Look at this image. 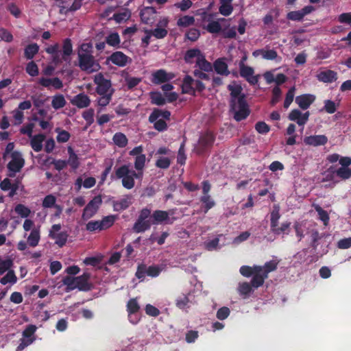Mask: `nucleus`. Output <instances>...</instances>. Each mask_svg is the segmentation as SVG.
Listing matches in <instances>:
<instances>
[{"mask_svg":"<svg viewBox=\"0 0 351 351\" xmlns=\"http://www.w3.org/2000/svg\"><path fill=\"white\" fill-rule=\"evenodd\" d=\"M45 51L50 55L51 60L55 64H62L64 62L69 63L73 53V44L70 38L63 40L62 49L60 45L56 43L45 48Z\"/></svg>","mask_w":351,"mask_h":351,"instance_id":"f257e3e1","label":"nucleus"},{"mask_svg":"<svg viewBox=\"0 0 351 351\" xmlns=\"http://www.w3.org/2000/svg\"><path fill=\"white\" fill-rule=\"evenodd\" d=\"M143 172L130 170L129 166L123 165L115 169L114 173L110 176L112 181L122 179V185L127 189H132L135 185L134 178H141Z\"/></svg>","mask_w":351,"mask_h":351,"instance_id":"f03ea898","label":"nucleus"},{"mask_svg":"<svg viewBox=\"0 0 351 351\" xmlns=\"http://www.w3.org/2000/svg\"><path fill=\"white\" fill-rule=\"evenodd\" d=\"M79 66H99L93 56V46L91 43H84L77 48Z\"/></svg>","mask_w":351,"mask_h":351,"instance_id":"7ed1b4c3","label":"nucleus"},{"mask_svg":"<svg viewBox=\"0 0 351 351\" xmlns=\"http://www.w3.org/2000/svg\"><path fill=\"white\" fill-rule=\"evenodd\" d=\"M280 217L279 207L275 206L270 215V230L276 235L281 234H288L290 230L291 222H283L279 227L278 223Z\"/></svg>","mask_w":351,"mask_h":351,"instance_id":"20e7f679","label":"nucleus"},{"mask_svg":"<svg viewBox=\"0 0 351 351\" xmlns=\"http://www.w3.org/2000/svg\"><path fill=\"white\" fill-rule=\"evenodd\" d=\"M152 210L147 207L141 210L138 217L134 223L132 230L136 233L144 232L152 226Z\"/></svg>","mask_w":351,"mask_h":351,"instance_id":"39448f33","label":"nucleus"},{"mask_svg":"<svg viewBox=\"0 0 351 351\" xmlns=\"http://www.w3.org/2000/svg\"><path fill=\"white\" fill-rule=\"evenodd\" d=\"M232 110L234 111V119L237 121L244 120L250 115V110L245 95L243 94L238 98L234 109Z\"/></svg>","mask_w":351,"mask_h":351,"instance_id":"423d86ee","label":"nucleus"},{"mask_svg":"<svg viewBox=\"0 0 351 351\" xmlns=\"http://www.w3.org/2000/svg\"><path fill=\"white\" fill-rule=\"evenodd\" d=\"M184 60L186 64H193L195 62V66H211V64L206 60L205 56L198 49L188 50L185 53Z\"/></svg>","mask_w":351,"mask_h":351,"instance_id":"0eeeda50","label":"nucleus"},{"mask_svg":"<svg viewBox=\"0 0 351 351\" xmlns=\"http://www.w3.org/2000/svg\"><path fill=\"white\" fill-rule=\"evenodd\" d=\"M102 204L101 195L95 196L84 207L82 218L83 220H88L93 217L98 211Z\"/></svg>","mask_w":351,"mask_h":351,"instance_id":"6e6552de","label":"nucleus"},{"mask_svg":"<svg viewBox=\"0 0 351 351\" xmlns=\"http://www.w3.org/2000/svg\"><path fill=\"white\" fill-rule=\"evenodd\" d=\"M170 210L166 211V210H156L152 213V215L151 216L152 219V225H159V224H163V225H171L172 224L176 218L175 217H170Z\"/></svg>","mask_w":351,"mask_h":351,"instance_id":"1a4fd4ad","label":"nucleus"},{"mask_svg":"<svg viewBox=\"0 0 351 351\" xmlns=\"http://www.w3.org/2000/svg\"><path fill=\"white\" fill-rule=\"evenodd\" d=\"M12 160L8 164L10 173L9 176L14 177L15 173L19 172L25 165V160L20 152L14 151L11 154Z\"/></svg>","mask_w":351,"mask_h":351,"instance_id":"9d476101","label":"nucleus"},{"mask_svg":"<svg viewBox=\"0 0 351 351\" xmlns=\"http://www.w3.org/2000/svg\"><path fill=\"white\" fill-rule=\"evenodd\" d=\"M61 229L60 224H53L49 231V237L55 240V243L62 247L66 243L69 234L66 231L58 232Z\"/></svg>","mask_w":351,"mask_h":351,"instance_id":"9b49d317","label":"nucleus"},{"mask_svg":"<svg viewBox=\"0 0 351 351\" xmlns=\"http://www.w3.org/2000/svg\"><path fill=\"white\" fill-rule=\"evenodd\" d=\"M215 140V136L211 132H206L203 134L199 139L197 153L204 154L207 149H210Z\"/></svg>","mask_w":351,"mask_h":351,"instance_id":"f8f14e48","label":"nucleus"},{"mask_svg":"<svg viewBox=\"0 0 351 351\" xmlns=\"http://www.w3.org/2000/svg\"><path fill=\"white\" fill-rule=\"evenodd\" d=\"M94 82L97 84L96 92L99 95L108 94L111 88V82L104 78V75L99 73L95 76Z\"/></svg>","mask_w":351,"mask_h":351,"instance_id":"ddd939ff","label":"nucleus"},{"mask_svg":"<svg viewBox=\"0 0 351 351\" xmlns=\"http://www.w3.org/2000/svg\"><path fill=\"white\" fill-rule=\"evenodd\" d=\"M126 308L130 322L133 324H136L140 320L139 317L136 315V313L140 310V305L137 298L130 299L127 302Z\"/></svg>","mask_w":351,"mask_h":351,"instance_id":"4468645a","label":"nucleus"},{"mask_svg":"<svg viewBox=\"0 0 351 351\" xmlns=\"http://www.w3.org/2000/svg\"><path fill=\"white\" fill-rule=\"evenodd\" d=\"M315 10L313 5H307L300 10L291 11L287 14V19L293 21H301L304 17Z\"/></svg>","mask_w":351,"mask_h":351,"instance_id":"2eb2a0df","label":"nucleus"},{"mask_svg":"<svg viewBox=\"0 0 351 351\" xmlns=\"http://www.w3.org/2000/svg\"><path fill=\"white\" fill-rule=\"evenodd\" d=\"M156 10L152 6L143 8L140 12L141 21L145 24L151 25L155 22Z\"/></svg>","mask_w":351,"mask_h":351,"instance_id":"dca6fc26","label":"nucleus"},{"mask_svg":"<svg viewBox=\"0 0 351 351\" xmlns=\"http://www.w3.org/2000/svg\"><path fill=\"white\" fill-rule=\"evenodd\" d=\"M315 100V96L311 94H303L295 97V103L302 110L308 109Z\"/></svg>","mask_w":351,"mask_h":351,"instance_id":"f3484780","label":"nucleus"},{"mask_svg":"<svg viewBox=\"0 0 351 351\" xmlns=\"http://www.w3.org/2000/svg\"><path fill=\"white\" fill-rule=\"evenodd\" d=\"M327 142L328 138L325 135H311L304 138L306 145L314 147L324 145Z\"/></svg>","mask_w":351,"mask_h":351,"instance_id":"a211bd4d","label":"nucleus"},{"mask_svg":"<svg viewBox=\"0 0 351 351\" xmlns=\"http://www.w3.org/2000/svg\"><path fill=\"white\" fill-rule=\"evenodd\" d=\"M71 103L78 108H84L90 105V99L85 93H81L74 96L71 100Z\"/></svg>","mask_w":351,"mask_h":351,"instance_id":"6ab92c4d","label":"nucleus"},{"mask_svg":"<svg viewBox=\"0 0 351 351\" xmlns=\"http://www.w3.org/2000/svg\"><path fill=\"white\" fill-rule=\"evenodd\" d=\"M240 75L252 85H255L258 82V75H254L253 67H240Z\"/></svg>","mask_w":351,"mask_h":351,"instance_id":"aec40b11","label":"nucleus"},{"mask_svg":"<svg viewBox=\"0 0 351 351\" xmlns=\"http://www.w3.org/2000/svg\"><path fill=\"white\" fill-rule=\"evenodd\" d=\"M90 277L89 273H84L82 275L76 277L77 289L83 291L90 290L91 285L88 282Z\"/></svg>","mask_w":351,"mask_h":351,"instance_id":"412c9836","label":"nucleus"},{"mask_svg":"<svg viewBox=\"0 0 351 351\" xmlns=\"http://www.w3.org/2000/svg\"><path fill=\"white\" fill-rule=\"evenodd\" d=\"M39 84L46 88L53 87L55 89L58 90L62 88V82L58 77L45 78L41 77L39 80Z\"/></svg>","mask_w":351,"mask_h":351,"instance_id":"4be33fe9","label":"nucleus"},{"mask_svg":"<svg viewBox=\"0 0 351 351\" xmlns=\"http://www.w3.org/2000/svg\"><path fill=\"white\" fill-rule=\"evenodd\" d=\"M132 196L126 195L119 200L113 202V208L115 211H121L127 209L132 204Z\"/></svg>","mask_w":351,"mask_h":351,"instance_id":"5701e85b","label":"nucleus"},{"mask_svg":"<svg viewBox=\"0 0 351 351\" xmlns=\"http://www.w3.org/2000/svg\"><path fill=\"white\" fill-rule=\"evenodd\" d=\"M46 138L44 134H36L31 137L30 145L34 151L39 152L43 149V143Z\"/></svg>","mask_w":351,"mask_h":351,"instance_id":"b1692460","label":"nucleus"},{"mask_svg":"<svg viewBox=\"0 0 351 351\" xmlns=\"http://www.w3.org/2000/svg\"><path fill=\"white\" fill-rule=\"evenodd\" d=\"M182 93L194 95V79L190 75H186L181 86Z\"/></svg>","mask_w":351,"mask_h":351,"instance_id":"393cba45","label":"nucleus"},{"mask_svg":"<svg viewBox=\"0 0 351 351\" xmlns=\"http://www.w3.org/2000/svg\"><path fill=\"white\" fill-rule=\"evenodd\" d=\"M171 112L169 110H162L158 108H154L149 117V121L153 123L160 117H162L166 120H169Z\"/></svg>","mask_w":351,"mask_h":351,"instance_id":"a878e982","label":"nucleus"},{"mask_svg":"<svg viewBox=\"0 0 351 351\" xmlns=\"http://www.w3.org/2000/svg\"><path fill=\"white\" fill-rule=\"evenodd\" d=\"M128 56L121 51H116L113 53L108 60H110L117 66H125L128 62Z\"/></svg>","mask_w":351,"mask_h":351,"instance_id":"bb28decb","label":"nucleus"},{"mask_svg":"<svg viewBox=\"0 0 351 351\" xmlns=\"http://www.w3.org/2000/svg\"><path fill=\"white\" fill-rule=\"evenodd\" d=\"M317 77L319 81L325 83H331L337 80V73L331 70H327L320 72Z\"/></svg>","mask_w":351,"mask_h":351,"instance_id":"cd10ccee","label":"nucleus"},{"mask_svg":"<svg viewBox=\"0 0 351 351\" xmlns=\"http://www.w3.org/2000/svg\"><path fill=\"white\" fill-rule=\"evenodd\" d=\"M228 90L230 91L231 96L230 107L231 109H234V107L236 106V102L238 98L242 95H241V86H234L232 85H229Z\"/></svg>","mask_w":351,"mask_h":351,"instance_id":"c85d7f7f","label":"nucleus"},{"mask_svg":"<svg viewBox=\"0 0 351 351\" xmlns=\"http://www.w3.org/2000/svg\"><path fill=\"white\" fill-rule=\"evenodd\" d=\"M267 278L268 276H265V275L262 271L255 272L252 275L250 284L254 288L257 289L264 284L265 280Z\"/></svg>","mask_w":351,"mask_h":351,"instance_id":"c756f323","label":"nucleus"},{"mask_svg":"<svg viewBox=\"0 0 351 351\" xmlns=\"http://www.w3.org/2000/svg\"><path fill=\"white\" fill-rule=\"evenodd\" d=\"M261 269L262 268L260 265H254L253 267L243 265L240 267L239 271L242 276L249 278L255 272L261 271Z\"/></svg>","mask_w":351,"mask_h":351,"instance_id":"7c9ffc66","label":"nucleus"},{"mask_svg":"<svg viewBox=\"0 0 351 351\" xmlns=\"http://www.w3.org/2000/svg\"><path fill=\"white\" fill-rule=\"evenodd\" d=\"M203 71L195 70L194 71L195 76L198 80L208 81L211 79L210 73L213 72V67H199Z\"/></svg>","mask_w":351,"mask_h":351,"instance_id":"2f4dec72","label":"nucleus"},{"mask_svg":"<svg viewBox=\"0 0 351 351\" xmlns=\"http://www.w3.org/2000/svg\"><path fill=\"white\" fill-rule=\"evenodd\" d=\"M278 264L279 261L276 259L267 261L263 266H261V271L265 275V276H268V274L270 272L274 271L277 269Z\"/></svg>","mask_w":351,"mask_h":351,"instance_id":"473e14b6","label":"nucleus"},{"mask_svg":"<svg viewBox=\"0 0 351 351\" xmlns=\"http://www.w3.org/2000/svg\"><path fill=\"white\" fill-rule=\"evenodd\" d=\"M170 79L166 71L162 69L157 71L153 75V82L156 84L166 82Z\"/></svg>","mask_w":351,"mask_h":351,"instance_id":"72a5a7b5","label":"nucleus"},{"mask_svg":"<svg viewBox=\"0 0 351 351\" xmlns=\"http://www.w3.org/2000/svg\"><path fill=\"white\" fill-rule=\"evenodd\" d=\"M39 46L36 43H32L27 45L24 49V56L28 59L31 60L38 52Z\"/></svg>","mask_w":351,"mask_h":351,"instance_id":"f704fd0d","label":"nucleus"},{"mask_svg":"<svg viewBox=\"0 0 351 351\" xmlns=\"http://www.w3.org/2000/svg\"><path fill=\"white\" fill-rule=\"evenodd\" d=\"M114 143L119 147L123 148L128 145V140L126 136L121 132H117L112 138Z\"/></svg>","mask_w":351,"mask_h":351,"instance_id":"c9c22d12","label":"nucleus"},{"mask_svg":"<svg viewBox=\"0 0 351 351\" xmlns=\"http://www.w3.org/2000/svg\"><path fill=\"white\" fill-rule=\"evenodd\" d=\"M40 238V230L38 228H34L27 237V242L31 247H36L39 243Z\"/></svg>","mask_w":351,"mask_h":351,"instance_id":"e433bc0d","label":"nucleus"},{"mask_svg":"<svg viewBox=\"0 0 351 351\" xmlns=\"http://www.w3.org/2000/svg\"><path fill=\"white\" fill-rule=\"evenodd\" d=\"M66 101L64 97L61 94H58L53 97L51 106L55 110H58L63 108L66 105Z\"/></svg>","mask_w":351,"mask_h":351,"instance_id":"4c0bfd02","label":"nucleus"},{"mask_svg":"<svg viewBox=\"0 0 351 351\" xmlns=\"http://www.w3.org/2000/svg\"><path fill=\"white\" fill-rule=\"evenodd\" d=\"M150 99L152 104L163 106L166 104V99L160 92L150 93Z\"/></svg>","mask_w":351,"mask_h":351,"instance_id":"58836bf2","label":"nucleus"},{"mask_svg":"<svg viewBox=\"0 0 351 351\" xmlns=\"http://www.w3.org/2000/svg\"><path fill=\"white\" fill-rule=\"evenodd\" d=\"M195 23V18L193 16H184L180 17L177 21V25L180 27H187L193 25Z\"/></svg>","mask_w":351,"mask_h":351,"instance_id":"ea45409f","label":"nucleus"},{"mask_svg":"<svg viewBox=\"0 0 351 351\" xmlns=\"http://www.w3.org/2000/svg\"><path fill=\"white\" fill-rule=\"evenodd\" d=\"M200 202L204 204L205 213L215 205V201L212 199L210 195H202L200 197Z\"/></svg>","mask_w":351,"mask_h":351,"instance_id":"a19ab883","label":"nucleus"},{"mask_svg":"<svg viewBox=\"0 0 351 351\" xmlns=\"http://www.w3.org/2000/svg\"><path fill=\"white\" fill-rule=\"evenodd\" d=\"M17 278L13 270H9L8 273L3 278L0 279V282L5 285L8 283L14 284L16 282Z\"/></svg>","mask_w":351,"mask_h":351,"instance_id":"79ce46f5","label":"nucleus"},{"mask_svg":"<svg viewBox=\"0 0 351 351\" xmlns=\"http://www.w3.org/2000/svg\"><path fill=\"white\" fill-rule=\"evenodd\" d=\"M56 132L58 133L56 140L58 143H66L71 137V134L69 132L62 130L60 128L56 129Z\"/></svg>","mask_w":351,"mask_h":351,"instance_id":"37998d69","label":"nucleus"},{"mask_svg":"<svg viewBox=\"0 0 351 351\" xmlns=\"http://www.w3.org/2000/svg\"><path fill=\"white\" fill-rule=\"evenodd\" d=\"M335 172L337 176L341 180H348L351 178V169L349 167H339Z\"/></svg>","mask_w":351,"mask_h":351,"instance_id":"c03bdc74","label":"nucleus"},{"mask_svg":"<svg viewBox=\"0 0 351 351\" xmlns=\"http://www.w3.org/2000/svg\"><path fill=\"white\" fill-rule=\"evenodd\" d=\"M316 211L318 213L319 219L323 222L324 226H328L330 220L329 215L328 212L324 210L319 206L315 208Z\"/></svg>","mask_w":351,"mask_h":351,"instance_id":"a18cd8bd","label":"nucleus"},{"mask_svg":"<svg viewBox=\"0 0 351 351\" xmlns=\"http://www.w3.org/2000/svg\"><path fill=\"white\" fill-rule=\"evenodd\" d=\"M146 161V156L145 154H141L136 156L134 161V168L138 172H142L144 169Z\"/></svg>","mask_w":351,"mask_h":351,"instance_id":"49530a36","label":"nucleus"},{"mask_svg":"<svg viewBox=\"0 0 351 351\" xmlns=\"http://www.w3.org/2000/svg\"><path fill=\"white\" fill-rule=\"evenodd\" d=\"M69 158L67 161V164H69L73 169H76L79 167V161L77 156L73 152V149L69 147Z\"/></svg>","mask_w":351,"mask_h":351,"instance_id":"de8ad7c7","label":"nucleus"},{"mask_svg":"<svg viewBox=\"0 0 351 351\" xmlns=\"http://www.w3.org/2000/svg\"><path fill=\"white\" fill-rule=\"evenodd\" d=\"M106 42L108 45L117 47L119 46L120 43V38L118 33L114 32L110 34L106 38Z\"/></svg>","mask_w":351,"mask_h":351,"instance_id":"09e8293b","label":"nucleus"},{"mask_svg":"<svg viewBox=\"0 0 351 351\" xmlns=\"http://www.w3.org/2000/svg\"><path fill=\"white\" fill-rule=\"evenodd\" d=\"M62 282L66 286L68 290L77 289L76 277L66 276L63 278Z\"/></svg>","mask_w":351,"mask_h":351,"instance_id":"8fccbe9b","label":"nucleus"},{"mask_svg":"<svg viewBox=\"0 0 351 351\" xmlns=\"http://www.w3.org/2000/svg\"><path fill=\"white\" fill-rule=\"evenodd\" d=\"M14 211L21 217L24 218L27 217L31 213V210L29 208L21 204H17L15 206Z\"/></svg>","mask_w":351,"mask_h":351,"instance_id":"3c124183","label":"nucleus"},{"mask_svg":"<svg viewBox=\"0 0 351 351\" xmlns=\"http://www.w3.org/2000/svg\"><path fill=\"white\" fill-rule=\"evenodd\" d=\"M295 88L294 86L289 88L286 94L285 99L284 101L283 106L285 108H288L294 99Z\"/></svg>","mask_w":351,"mask_h":351,"instance_id":"603ef678","label":"nucleus"},{"mask_svg":"<svg viewBox=\"0 0 351 351\" xmlns=\"http://www.w3.org/2000/svg\"><path fill=\"white\" fill-rule=\"evenodd\" d=\"M184 147L185 143L182 142L180 146L178 153L177 162L181 165H184L186 160Z\"/></svg>","mask_w":351,"mask_h":351,"instance_id":"864d4df0","label":"nucleus"},{"mask_svg":"<svg viewBox=\"0 0 351 351\" xmlns=\"http://www.w3.org/2000/svg\"><path fill=\"white\" fill-rule=\"evenodd\" d=\"M114 219L115 218L113 215L104 217L102 220L99 221L101 230H106L111 227L114 223Z\"/></svg>","mask_w":351,"mask_h":351,"instance_id":"5fc2aeb1","label":"nucleus"},{"mask_svg":"<svg viewBox=\"0 0 351 351\" xmlns=\"http://www.w3.org/2000/svg\"><path fill=\"white\" fill-rule=\"evenodd\" d=\"M205 29L210 33L216 34L220 32L221 26L219 21H211L207 25Z\"/></svg>","mask_w":351,"mask_h":351,"instance_id":"6e6d98bb","label":"nucleus"},{"mask_svg":"<svg viewBox=\"0 0 351 351\" xmlns=\"http://www.w3.org/2000/svg\"><path fill=\"white\" fill-rule=\"evenodd\" d=\"M261 52V56L267 60H274L277 56V52L274 49H258Z\"/></svg>","mask_w":351,"mask_h":351,"instance_id":"4d7b16f0","label":"nucleus"},{"mask_svg":"<svg viewBox=\"0 0 351 351\" xmlns=\"http://www.w3.org/2000/svg\"><path fill=\"white\" fill-rule=\"evenodd\" d=\"M149 33L152 36L158 39L164 38L168 34V32L165 28L156 27L154 29L150 30Z\"/></svg>","mask_w":351,"mask_h":351,"instance_id":"13d9d810","label":"nucleus"},{"mask_svg":"<svg viewBox=\"0 0 351 351\" xmlns=\"http://www.w3.org/2000/svg\"><path fill=\"white\" fill-rule=\"evenodd\" d=\"M56 202V198L53 195H47L45 197L43 201V206L44 208H52L55 207Z\"/></svg>","mask_w":351,"mask_h":351,"instance_id":"bf43d9fd","label":"nucleus"},{"mask_svg":"<svg viewBox=\"0 0 351 351\" xmlns=\"http://www.w3.org/2000/svg\"><path fill=\"white\" fill-rule=\"evenodd\" d=\"M252 287L250 283L245 282L239 284V291L241 295H248L252 291Z\"/></svg>","mask_w":351,"mask_h":351,"instance_id":"052dcab7","label":"nucleus"},{"mask_svg":"<svg viewBox=\"0 0 351 351\" xmlns=\"http://www.w3.org/2000/svg\"><path fill=\"white\" fill-rule=\"evenodd\" d=\"M171 165V160L167 157H160L156 162V166L160 169H167Z\"/></svg>","mask_w":351,"mask_h":351,"instance_id":"680f3d73","label":"nucleus"},{"mask_svg":"<svg viewBox=\"0 0 351 351\" xmlns=\"http://www.w3.org/2000/svg\"><path fill=\"white\" fill-rule=\"evenodd\" d=\"M13 262L11 259L8 258L5 260L0 261V275L4 274L6 271H9L12 267Z\"/></svg>","mask_w":351,"mask_h":351,"instance_id":"e2e57ef3","label":"nucleus"},{"mask_svg":"<svg viewBox=\"0 0 351 351\" xmlns=\"http://www.w3.org/2000/svg\"><path fill=\"white\" fill-rule=\"evenodd\" d=\"M112 93L113 91L111 90L108 94L101 95V97L99 98L97 101L98 105L101 107H105L108 105L112 99Z\"/></svg>","mask_w":351,"mask_h":351,"instance_id":"0e129e2a","label":"nucleus"},{"mask_svg":"<svg viewBox=\"0 0 351 351\" xmlns=\"http://www.w3.org/2000/svg\"><path fill=\"white\" fill-rule=\"evenodd\" d=\"M230 313L229 308L223 306L218 309L217 311L216 317L219 320H223L226 319Z\"/></svg>","mask_w":351,"mask_h":351,"instance_id":"69168bd1","label":"nucleus"},{"mask_svg":"<svg viewBox=\"0 0 351 351\" xmlns=\"http://www.w3.org/2000/svg\"><path fill=\"white\" fill-rule=\"evenodd\" d=\"M94 113L95 111L93 108H89L82 113L83 119L88 125H91L94 122Z\"/></svg>","mask_w":351,"mask_h":351,"instance_id":"338daca9","label":"nucleus"},{"mask_svg":"<svg viewBox=\"0 0 351 351\" xmlns=\"http://www.w3.org/2000/svg\"><path fill=\"white\" fill-rule=\"evenodd\" d=\"M161 272V269L158 265H151L147 267V275L148 276L154 278L159 276Z\"/></svg>","mask_w":351,"mask_h":351,"instance_id":"774afa93","label":"nucleus"}]
</instances>
